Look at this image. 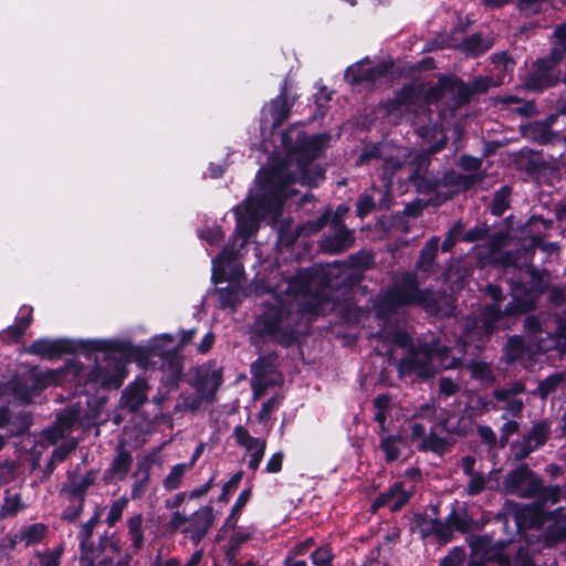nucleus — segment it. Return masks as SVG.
Returning <instances> with one entry per match:
<instances>
[{"mask_svg": "<svg viewBox=\"0 0 566 566\" xmlns=\"http://www.w3.org/2000/svg\"><path fill=\"white\" fill-rule=\"evenodd\" d=\"M490 541L488 537L476 538L474 544L472 545V549L474 554H480L481 551H484L482 554L481 562H473L470 566H511V562L509 556L503 552L502 547L493 546L488 548Z\"/></svg>", "mask_w": 566, "mask_h": 566, "instance_id": "obj_18", "label": "nucleus"}, {"mask_svg": "<svg viewBox=\"0 0 566 566\" xmlns=\"http://www.w3.org/2000/svg\"><path fill=\"white\" fill-rule=\"evenodd\" d=\"M127 503L128 501L125 497L117 499L112 503L106 516L108 526H114L120 520Z\"/></svg>", "mask_w": 566, "mask_h": 566, "instance_id": "obj_46", "label": "nucleus"}, {"mask_svg": "<svg viewBox=\"0 0 566 566\" xmlns=\"http://www.w3.org/2000/svg\"><path fill=\"white\" fill-rule=\"evenodd\" d=\"M439 237H432L420 251L419 260L417 262V271L429 274L434 269V260L439 249Z\"/></svg>", "mask_w": 566, "mask_h": 566, "instance_id": "obj_29", "label": "nucleus"}, {"mask_svg": "<svg viewBox=\"0 0 566 566\" xmlns=\"http://www.w3.org/2000/svg\"><path fill=\"white\" fill-rule=\"evenodd\" d=\"M503 83V80L495 82L490 76H480L474 78L470 84H467L470 88L471 95L474 93H484L491 86H496Z\"/></svg>", "mask_w": 566, "mask_h": 566, "instance_id": "obj_48", "label": "nucleus"}, {"mask_svg": "<svg viewBox=\"0 0 566 566\" xmlns=\"http://www.w3.org/2000/svg\"><path fill=\"white\" fill-rule=\"evenodd\" d=\"M560 339L566 340V323L558 318L555 333L547 332L545 337L535 336L532 342L536 343V348L538 352L545 353L558 347L560 345Z\"/></svg>", "mask_w": 566, "mask_h": 566, "instance_id": "obj_31", "label": "nucleus"}, {"mask_svg": "<svg viewBox=\"0 0 566 566\" xmlns=\"http://www.w3.org/2000/svg\"><path fill=\"white\" fill-rule=\"evenodd\" d=\"M190 470V465L184 463L176 464L171 468L169 474L164 480V486L168 491L179 488L186 471Z\"/></svg>", "mask_w": 566, "mask_h": 566, "instance_id": "obj_37", "label": "nucleus"}, {"mask_svg": "<svg viewBox=\"0 0 566 566\" xmlns=\"http://www.w3.org/2000/svg\"><path fill=\"white\" fill-rule=\"evenodd\" d=\"M520 10L526 14H535L548 7L547 0H520Z\"/></svg>", "mask_w": 566, "mask_h": 566, "instance_id": "obj_51", "label": "nucleus"}, {"mask_svg": "<svg viewBox=\"0 0 566 566\" xmlns=\"http://www.w3.org/2000/svg\"><path fill=\"white\" fill-rule=\"evenodd\" d=\"M481 181V177L478 174H462L455 170H449L437 180L434 189L448 188L450 193L465 191L474 187Z\"/></svg>", "mask_w": 566, "mask_h": 566, "instance_id": "obj_19", "label": "nucleus"}, {"mask_svg": "<svg viewBox=\"0 0 566 566\" xmlns=\"http://www.w3.org/2000/svg\"><path fill=\"white\" fill-rule=\"evenodd\" d=\"M93 482L94 478L90 473L83 476L70 478L62 489V493L66 495L67 500L84 502L86 491Z\"/></svg>", "mask_w": 566, "mask_h": 566, "instance_id": "obj_26", "label": "nucleus"}, {"mask_svg": "<svg viewBox=\"0 0 566 566\" xmlns=\"http://www.w3.org/2000/svg\"><path fill=\"white\" fill-rule=\"evenodd\" d=\"M411 491L405 489V483H396L387 493L381 494L377 505H388L391 511L400 510L410 499Z\"/></svg>", "mask_w": 566, "mask_h": 566, "instance_id": "obj_25", "label": "nucleus"}, {"mask_svg": "<svg viewBox=\"0 0 566 566\" xmlns=\"http://www.w3.org/2000/svg\"><path fill=\"white\" fill-rule=\"evenodd\" d=\"M449 448L448 440L446 438L438 437L434 433L428 434L421 441V449L426 451H432L438 454H443Z\"/></svg>", "mask_w": 566, "mask_h": 566, "instance_id": "obj_39", "label": "nucleus"}, {"mask_svg": "<svg viewBox=\"0 0 566 566\" xmlns=\"http://www.w3.org/2000/svg\"><path fill=\"white\" fill-rule=\"evenodd\" d=\"M73 350H75V346L67 339L53 340L46 338L34 340L28 348V353L49 359Z\"/></svg>", "mask_w": 566, "mask_h": 566, "instance_id": "obj_20", "label": "nucleus"}, {"mask_svg": "<svg viewBox=\"0 0 566 566\" xmlns=\"http://www.w3.org/2000/svg\"><path fill=\"white\" fill-rule=\"evenodd\" d=\"M548 532L544 535L543 542L545 546H552L565 536L564 526L554 523L553 526H547Z\"/></svg>", "mask_w": 566, "mask_h": 566, "instance_id": "obj_52", "label": "nucleus"}, {"mask_svg": "<svg viewBox=\"0 0 566 566\" xmlns=\"http://www.w3.org/2000/svg\"><path fill=\"white\" fill-rule=\"evenodd\" d=\"M143 522L142 514H135L127 520L128 535L135 549H140L144 545Z\"/></svg>", "mask_w": 566, "mask_h": 566, "instance_id": "obj_34", "label": "nucleus"}, {"mask_svg": "<svg viewBox=\"0 0 566 566\" xmlns=\"http://www.w3.org/2000/svg\"><path fill=\"white\" fill-rule=\"evenodd\" d=\"M511 190L507 187H502L494 195L491 211L494 216H502L510 205Z\"/></svg>", "mask_w": 566, "mask_h": 566, "instance_id": "obj_38", "label": "nucleus"}, {"mask_svg": "<svg viewBox=\"0 0 566 566\" xmlns=\"http://www.w3.org/2000/svg\"><path fill=\"white\" fill-rule=\"evenodd\" d=\"M534 450H536V447H533V443L525 437L511 446V451L515 460L525 459Z\"/></svg>", "mask_w": 566, "mask_h": 566, "instance_id": "obj_47", "label": "nucleus"}, {"mask_svg": "<svg viewBox=\"0 0 566 566\" xmlns=\"http://www.w3.org/2000/svg\"><path fill=\"white\" fill-rule=\"evenodd\" d=\"M471 371L473 377L482 379V380H489L492 378V371L490 367L483 363L474 361L471 365Z\"/></svg>", "mask_w": 566, "mask_h": 566, "instance_id": "obj_64", "label": "nucleus"}, {"mask_svg": "<svg viewBox=\"0 0 566 566\" xmlns=\"http://www.w3.org/2000/svg\"><path fill=\"white\" fill-rule=\"evenodd\" d=\"M133 457L124 447L117 449L116 455L105 471V480L123 481L130 471Z\"/></svg>", "mask_w": 566, "mask_h": 566, "instance_id": "obj_22", "label": "nucleus"}, {"mask_svg": "<svg viewBox=\"0 0 566 566\" xmlns=\"http://www.w3.org/2000/svg\"><path fill=\"white\" fill-rule=\"evenodd\" d=\"M287 138L289 134L284 133L283 144L287 149L285 158L274 160L268 170H260L255 187L250 190L244 202L234 208V238L242 240L241 248L255 234L261 220H279L284 200L296 192L292 185L315 187L324 179V170L312 166V161L322 153L327 137L298 134L295 146L291 149Z\"/></svg>", "mask_w": 566, "mask_h": 566, "instance_id": "obj_1", "label": "nucleus"}, {"mask_svg": "<svg viewBox=\"0 0 566 566\" xmlns=\"http://www.w3.org/2000/svg\"><path fill=\"white\" fill-rule=\"evenodd\" d=\"M485 486V479L481 474H473L470 475V481L468 483V493L470 495H476L479 494Z\"/></svg>", "mask_w": 566, "mask_h": 566, "instance_id": "obj_63", "label": "nucleus"}, {"mask_svg": "<svg viewBox=\"0 0 566 566\" xmlns=\"http://www.w3.org/2000/svg\"><path fill=\"white\" fill-rule=\"evenodd\" d=\"M250 496H251V490L247 489V490H243L240 495L238 496L232 510H231V513L228 517V523L230 524L231 521H233V524H235L237 522V515L240 514L241 510L244 507V505L248 503V501L250 500Z\"/></svg>", "mask_w": 566, "mask_h": 566, "instance_id": "obj_54", "label": "nucleus"}, {"mask_svg": "<svg viewBox=\"0 0 566 566\" xmlns=\"http://www.w3.org/2000/svg\"><path fill=\"white\" fill-rule=\"evenodd\" d=\"M199 237L202 240L207 241L210 245H214L219 244L222 241L224 234L221 231L220 227H212L201 230Z\"/></svg>", "mask_w": 566, "mask_h": 566, "instance_id": "obj_58", "label": "nucleus"}, {"mask_svg": "<svg viewBox=\"0 0 566 566\" xmlns=\"http://www.w3.org/2000/svg\"><path fill=\"white\" fill-rule=\"evenodd\" d=\"M549 426L546 422H538L532 427L530 432L525 436L527 440L533 443V447L539 448L543 446L548 437Z\"/></svg>", "mask_w": 566, "mask_h": 566, "instance_id": "obj_40", "label": "nucleus"}, {"mask_svg": "<svg viewBox=\"0 0 566 566\" xmlns=\"http://www.w3.org/2000/svg\"><path fill=\"white\" fill-rule=\"evenodd\" d=\"M390 66L391 65L387 62L373 64L368 59H365L348 66L345 72V78L352 84H359L364 82L374 83L378 78L385 76Z\"/></svg>", "mask_w": 566, "mask_h": 566, "instance_id": "obj_16", "label": "nucleus"}, {"mask_svg": "<svg viewBox=\"0 0 566 566\" xmlns=\"http://www.w3.org/2000/svg\"><path fill=\"white\" fill-rule=\"evenodd\" d=\"M66 376L67 373L64 369H32L24 379L27 390L19 394V398L24 403H28L35 392L43 390L48 386L62 384Z\"/></svg>", "mask_w": 566, "mask_h": 566, "instance_id": "obj_11", "label": "nucleus"}, {"mask_svg": "<svg viewBox=\"0 0 566 566\" xmlns=\"http://www.w3.org/2000/svg\"><path fill=\"white\" fill-rule=\"evenodd\" d=\"M315 280L301 273L293 279H283L275 287H268V292L276 304L268 308L255 321V331L262 337L290 346L297 338V331L292 324L290 311L296 307L301 313L318 315L324 313L326 303L325 290L312 293Z\"/></svg>", "mask_w": 566, "mask_h": 566, "instance_id": "obj_2", "label": "nucleus"}, {"mask_svg": "<svg viewBox=\"0 0 566 566\" xmlns=\"http://www.w3.org/2000/svg\"><path fill=\"white\" fill-rule=\"evenodd\" d=\"M233 437L237 443L245 449V455L249 458L248 468L256 471L264 457L266 449V440L255 438L243 426H235L233 429Z\"/></svg>", "mask_w": 566, "mask_h": 566, "instance_id": "obj_14", "label": "nucleus"}, {"mask_svg": "<svg viewBox=\"0 0 566 566\" xmlns=\"http://www.w3.org/2000/svg\"><path fill=\"white\" fill-rule=\"evenodd\" d=\"M23 509H24V504L22 503L20 495L8 493L3 500L0 515H1V517L15 515L19 511H21Z\"/></svg>", "mask_w": 566, "mask_h": 566, "instance_id": "obj_41", "label": "nucleus"}, {"mask_svg": "<svg viewBox=\"0 0 566 566\" xmlns=\"http://www.w3.org/2000/svg\"><path fill=\"white\" fill-rule=\"evenodd\" d=\"M33 308L30 306H22L17 317L15 324L9 326L0 335L8 342H17L23 335L32 321Z\"/></svg>", "mask_w": 566, "mask_h": 566, "instance_id": "obj_27", "label": "nucleus"}, {"mask_svg": "<svg viewBox=\"0 0 566 566\" xmlns=\"http://www.w3.org/2000/svg\"><path fill=\"white\" fill-rule=\"evenodd\" d=\"M437 360L440 368H455L459 359H449V349L433 343L432 346L422 345L419 348H411L409 354L399 361L398 371L400 377L415 374L420 378L432 377L436 373L433 361Z\"/></svg>", "mask_w": 566, "mask_h": 566, "instance_id": "obj_5", "label": "nucleus"}, {"mask_svg": "<svg viewBox=\"0 0 566 566\" xmlns=\"http://www.w3.org/2000/svg\"><path fill=\"white\" fill-rule=\"evenodd\" d=\"M218 303L221 308L234 307L240 301V293L233 287H221L217 291Z\"/></svg>", "mask_w": 566, "mask_h": 566, "instance_id": "obj_42", "label": "nucleus"}, {"mask_svg": "<svg viewBox=\"0 0 566 566\" xmlns=\"http://www.w3.org/2000/svg\"><path fill=\"white\" fill-rule=\"evenodd\" d=\"M48 526L43 523H34L22 527L14 536V542L32 546L39 544L46 535Z\"/></svg>", "mask_w": 566, "mask_h": 566, "instance_id": "obj_32", "label": "nucleus"}, {"mask_svg": "<svg viewBox=\"0 0 566 566\" xmlns=\"http://www.w3.org/2000/svg\"><path fill=\"white\" fill-rule=\"evenodd\" d=\"M554 36L556 38V44L552 49L549 57L539 59L536 62L533 80L538 81V83L533 85L537 88L547 87L554 83L549 72L566 53V22L555 29Z\"/></svg>", "mask_w": 566, "mask_h": 566, "instance_id": "obj_10", "label": "nucleus"}, {"mask_svg": "<svg viewBox=\"0 0 566 566\" xmlns=\"http://www.w3.org/2000/svg\"><path fill=\"white\" fill-rule=\"evenodd\" d=\"M492 46L490 38H483L480 33L467 36L462 42V49L471 55H480Z\"/></svg>", "mask_w": 566, "mask_h": 566, "instance_id": "obj_33", "label": "nucleus"}, {"mask_svg": "<svg viewBox=\"0 0 566 566\" xmlns=\"http://www.w3.org/2000/svg\"><path fill=\"white\" fill-rule=\"evenodd\" d=\"M416 132L420 137L429 142L434 137L439 136L438 142L429 147V154H436L444 148L447 143V136L444 130L442 129V125H420L418 122H416Z\"/></svg>", "mask_w": 566, "mask_h": 566, "instance_id": "obj_28", "label": "nucleus"}, {"mask_svg": "<svg viewBox=\"0 0 566 566\" xmlns=\"http://www.w3.org/2000/svg\"><path fill=\"white\" fill-rule=\"evenodd\" d=\"M467 530L465 523L455 514L449 515L446 522L433 520L429 531L438 538L447 542L450 541L453 531L464 532Z\"/></svg>", "mask_w": 566, "mask_h": 566, "instance_id": "obj_24", "label": "nucleus"}, {"mask_svg": "<svg viewBox=\"0 0 566 566\" xmlns=\"http://www.w3.org/2000/svg\"><path fill=\"white\" fill-rule=\"evenodd\" d=\"M524 348V340L520 336H513L509 338L506 345V353L509 360H517L522 358V353Z\"/></svg>", "mask_w": 566, "mask_h": 566, "instance_id": "obj_50", "label": "nucleus"}, {"mask_svg": "<svg viewBox=\"0 0 566 566\" xmlns=\"http://www.w3.org/2000/svg\"><path fill=\"white\" fill-rule=\"evenodd\" d=\"M401 444L402 441L397 436H388L381 439L380 448L385 452L388 462H392L399 458Z\"/></svg>", "mask_w": 566, "mask_h": 566, "instance_id": "obj_35", "label": "nucleus"}, {"mask_svg": "<svg viewBox=\"0 0 566 566\" xmlns=\"http://www.w3.org/2000/svg\"><path fill=\"white\" fill-rule=\"evenodd\" d=\"M385 147H386L385 144H376V145H373V146L366 148L363 151V154L359 156L357 164L363 165V164L368 163L370 159L382 156L385 153Z\"/></svg>", "mask_w": 566, "mask_h": 566, "instance_id": "obj_56", "label": "nucleus"}, {"mask_svg": "<svg viewBox=\"0 0 566 566\" xmlns=\"http://www.w3.org/2000/svg\"><path fill=\"white\" fill-rule=\"evenodd\" d=\"M273 126L277 127L287 119L290 114V105L286 97V81H284L280 95L273 99L269 106Z\"/></svg>", "mask_w": 566, "mask_h": 566, "instance_id": "obj_30", "label": "nucleus"}, {"mask_svg": "<svg viewBox=\"0 0 566 566\" xmlns=\"http://www.w3.org/2000/svg\"><path fill=\"white\" fill-rule=\"evenodd\" d=\"M374 263V255L369 251H359L358 253L350 255L348 264L350 268L358 270H367Z\"/></svg>", "mask_w": 566, "mask_h": 566, "instance_id": "obj_45", "label": "nucleus"}, {"mask_svg": "<svg viewBox=\"0 0 566 566\" xmlns=\"http://www.w3.org/2000/svg\"><path fill=\"white\" fill-rule=\"evenodd\" d=\"M332 557V552L326 546L319 547L312 553V562L316 566H329Z\"/></svg>", "mask_w": 566, "mask_h": 566, "instance_id": "obj_60", "label": "nucleus"}, {"mask_svg": "<svg viewBox=\"0 0 566 566\" xmlns=\"http://www.w3.org/2000/svg\"><path fill=\"white\" fill-rule=\"evenodd\" d=\"M81 346L90 352L105 353L103 364L97 365L90 373V381L107 389L120 387L126 374L124 361L113 355V352L118 347V343L115 340L93 339L82 342Z\"/></svg>", "mask_w": 566, "mask_h": 566, "instance_id": "obj_6", "label": "nucleus"}, {"mask_svg": "<svg viewBox=\"0 0 566 566\" xmlns=\"http://www.w3.org/2000/svg\"><path fill=\"white\" fill-rule=\"evenodd\" d=\"M507 493L520 497H537L538 502L516 507L513 512L518 533L527 528H539L552 521L551 516L543 511L542 505L555 504L560 500L562 489L557 485L543 486L542 480L526 465H521L510 472L504 482Z\"/></svg>", "mask_w": 566, "mask_h": 566, "instance_id": "obj_3", "label": "nucleus"}, {"mask_svg": "<svg viewBox=\"0 0 566 566\" xmlns=\"http://www.w3.org/2000/svg\"><path fill=\"white\" fill-rule=\"evenodd\" d=\"M464 559V549L461 547H455L440 562V566H460Z\"/></svg>", "mask_w": 566, "mask_h": 566, "instance_id": "obj_55", "label": "nucleus"}, {"mask_svg": "<svg viewBox=\"0 0 566 566\" xmlns=\"http://www.w3.org/2000/svg\"><path fill=\"white\" fill-rule=\"evenodd\" d=\"M328 220H329V210L324 212L316 220L308 221V222L304 223L301 227L300 232L305 235L314 234V233L318 232L321 229H323L327 224Z\"/></svg>", "mask_w": 566, "mask_h": 566, "instance_id": "obj_49", "label": "nucleus"}, {"mask_svg": "<svg viewBox=\"0 0 566 566\" xmlns=\"http://www.w3.org/2000/svg\"><path fill=\"white\" fill-rule=\"evenodd\" d=\"M486 294L493 300V302L489 305H485L481 313V321L483 327L486 333H491L495 326V324L504 316L515 315L520 313H525L532 311L534 308L533 302H524V303H510L505 307V312L501 311V302L503 300V291L501 287L494 284H488L485 287Z\"/></svg>", "mask_w": 566, "mask_h": 566, "instance_id": "obj_9", "label": "nucleus"}, {"mask_svg": "<svg viewBox=\"0 0 566 566\" xmlns=\"http://www.w3.org/2000/svg\"><path fill=\"white\" fill-rule=\"evenodd\" d=\"M222 384V368L214 361L202 365L197 373V391L200 401L211 402Z\"/></svg>", "mask_w": 566, "mask_h": 566, "instance_id": "obj_13", "label": "nucleus"}, {"mask_svg": "<svg viewBox=\"0 0 566 566\" xmlns=\"http://www.w3.org/2000/svg\"><path fill=\"white\" fill-rule=\"evenodd\" d=\"M525 391V385L521 381H515L507 387L499 388L493 391L497 405L494 406L496 410H504L506 416L517 417L524 408V401L518 396Z\"/></svg>", "mask_w": 566, "mask_h": 566, "instance_id": "obj_15", "label": "nucleus"}, {"mask_svg": "<svg viewBox=\"0 0 566 566\" xmlns=\"http://www.w3.org/2000/svg\"><path fill=\"white\" fill-rule=\"evenodd\" d=\"M378 335L380 338L390 339L391 343L400 347L409 346L411 343L410 336L406 332L399 329L387 331L386 327H384L378 332Z\"/></svg>", "mask_w": 566, "mask_h": 566, "instance_id": "obj_44", "label": "nucleus"}, {"mask_svg": "<svg viewBox=\"0 0 566 566\" xmlns=\"http://www.w3.org/2000/svg\"><path fill=\"white\" fill-rule=\"evenodd\" d=\"M375 203L369 195H363L359 197L356 206L357 214L360 218L367 216L374 208Z\"/></svg>", "mask_w": 566, "mask_h": 566, "instance_id": "obj_62", "label": "nucleus"}, {"mask_svg": "<svg viewBox=\"0 0 566 566\" xmlns=\"http://www.w3.org/2000/svg\"><path fill=\"white\" fill-rule=\"evenodd\" d=\"M148 385L145 379H137L123 392L120 403L129 411L137 410L147 399Z\"/></svg>", "mask_w": 566, "mask_h": 566, "instance_id": "obj_23", "label": "nucleus"}, {"mask_svg": "<svg viewBox=\"0 0 566 566\" xmlns=\"http://www.w3.org/2000/svg\"><path fill=\"white\" fill-rule=\"evenodd\" d=\"M565 380V376L562 373H556L546 377L538 385V392L541 397L544 399L549 394L554 392L559 385Z\"/></svg>", "mask_w": 566, "mask_h": 566, "instance_id": "obj_43", "label": "nucleus"}, {"mask_svg": "<svg viewBox=\"0 0 566 566\" xmlns=\"http://www.w3.org/2000/svg\"><path fill=\"white\" fill-rule=\"evenodd\" d=\"M62 553L63 548L60 546L49 553H38L36 556L40 559L41 566H60Z\"/></svg>", "mask_w": 566, "mask_h": 566, "instance_id": "obj_53", "label": "nucleus"}, {"mask_svg": "<svg viewBox=\"0 0 566 566\" xmlns=\"http://www.w3.org/2000/svg\"><path fill=\"white\" fill-rule=\"evenodd\" d=\"M407 305H420L430 313L446 315L452 310L442 311L431 291L419 290L415 273H397L391 286L377 296V316L386 322L399 307Z\"/></svg>", "mask_w": 566, "mask_h": 566, "instance_id": "obj_4", "label": "nucleus"}, {"mask_svg": "<svg viewBox=\"0 0 566 566\" xmlns=\"http://www.w3.org/2000/svg\"><path fill=\"white\" fill-rule=\"evenodd\" d=\"M70 505L64 510L62 517L69 522L77 520L83 511V503L81 501L69 500Z\"/></svg>", "mask_w": 566, "mask_h": 566, "instance_id": "obj_61", "label": "nucleus"}, {"mask_svg": "<svg viewBox=\"0 0 566 566\" xmlns=\"http://www.w3.org/2000/svg\"><path fill=\"white\" fill-rule=\"evenodd\" d=\"M148 481L149 474L147 472H144L140 476H136L132 488V499H140L146 493Z\"/></svg>", "mask_w": 566, "mask_h": 566, "instance_id": "obj_57", "label": "nucleus"}, {"mask_svg": "<svg viewBox=\"0 0 566 566\" xmlns=\"http://www.w3.org/2000/svg\"><path fill=\"white\" fill-rule=\"evenodd\" d=\"M354 243L352 232L346 228L343 221L333 218L329 222V229L319 241V248L328 254H337L349 249Z\"/></svg>", "mask_w": 566, "mask_h": 566, "instance_id": "obj_12", "label": "nucleus"}, {"mask_svg": "<svg viewBox=\"0 0 566 566\" xmlns=\"http://www.w3.org/2000/svg\"><path fill=\"white\" fill-rule=\"evenodd\" d=\"M469 86L455 77H443L429 88L424 95L428 104L441 102L451 112L470 101Z\"/></svg>", "mask_w": 566, "mask_h": 566, "instance_id": "obj_7", "label": "nucleus"}, {"mask_svg": "<svg viewBox=\"0 0 566 566\" xmlns=\"http://www.w3.org/2000/svg\"><path fill=\"white\" fill-rule=\"evenodd\" d=\"M98 523V514L91 517L85 524L82 525L80 532L81 539V563L83 566H94L96 558L99 556L102 548L97 547L91 542L93 530Z\"/></svg>", "mask_w": 566, "mask_h": 566, "instance_id": "obj_21", "label": "nucleus"}, {"mask_svg": "<svg viewBox=\"0 0 566 566\" xmlns=\"http://www.w3.org/2000/svg\"><path fill=\"white\" fill-rule=\"evenodd\" d=\"M481 165V159L469 155H464L460 159V167L463 170L468 171V174H478L482 178V175L480 172Z\"/></svg>", "mask_w": 566, "mask_h": 566, "instance_id": "obj_59", "label": "nucleus"}, {"mask_svg": "<svg viewBox=\"0 0 566 566\" xmlns=\"http://www.w3.org/2000/svg\"><path fill=\"white\" fill-rule=\"evenodd\" d=\"M213 510L211 506H202L190 516L180 512H174L168 526L171 531H180L192 542L198 544L213 524Z\"/></svg>", "mask_w": 566, "mask_h": 566, "instance_id": "obj_8", "label": "nucleus"}, {"mask_svg": "<svg viewBox=\"0 0 566 566\" xmlns=\"http://www.w3.org/2000/svg\"><path fill=\"white\" fill-rule=\"evenodd\" d=\"M238 251L234 244H228L217 258L212 260V279L216 282L235 280L243 274V266L232 262Z\"/></svg>", "mask_w": 566, "mask_h": 566, "instance_id": "obj_17", "label": "nucleus"}, {"mask_svg": "<svg viewBox=\"0 0 566 566\" xmlns=\"http://www.w3.org/2000/svg\"><path fill=\"white\" fill-rule=\"evenodd\" d=\"M391 399L388 395H379L374 399V407L376 408L375 421L379 424L382 431L386 430L387 412L390 407Z\"/></svg>", "mask_w": 566, "mask_h": 566, "instance_id": "obj_36", "label": "nucleus"}]
</instances>
